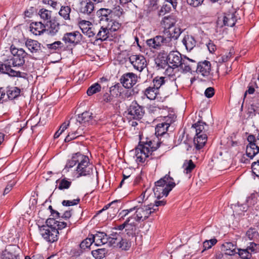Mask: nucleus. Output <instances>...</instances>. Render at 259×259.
I'll list each match as a JSON object with an SVG mask.
<instances>
[{
    "instance_id": "obj_59",
    "label": "nucleus",
    "mask_w": 259,
    "mask_h": 259,
    "mask_svg": "<svg viewBox=\"0 0 259 259\" xmlns=\"http://www.w3.org/2000/svg\"><path fill=\"white\" fill-rule=\"evenodd\" d=\"M111 94L110 92L109 93H106L104 94L102 96V102L104 103L111 102L113 99V95H112Z\"/></svg>"
},
{
    "instance_id": "obj_45",
    "label": "nucleus",
    "mask_w": 259,
    "mask_h": 259,
    "mask_svg": "<svg viewBox=\"0 0 259 259\" xmlns=\"http://www.w3.org/2000/svg\"><path fill=\"white\" fill-rule=\"evenodd\" d=\"M81 136L82 133L79 131V129H78L74 132H70L65 138L64 141L66 143L69 142Z\"/></svg>"
},
{
    "instance_id": "obj_60",
    "label": "nucleus",
    "mask_w": 259,
    "mask_h": 259,
    "mask_svg": "<svg viewBox=\"0 0 259 259\" xmlns=\"http://www.w3.org/2000/svg\"><path fill=\"white\" fill-rule=\"evenodd\" d=\"M16 182L15 181H10L8 183L5 189H4V193H3L4 195H5L7 194L8 193H9L11 191V190L12 189L13 187L16 185Z\"/></svg>"
},
{
    "instance_id": "obj_54",
    "label": "nucleus",
    "mask_w": 259,
    "mask_h": 259,
    "mask_svg": "<svg viewBox=\"0 0 259 259\" xmlns=\"http://www.w3.org/2000/svg\"><path fill=\"white\" fill-rule=\"evenodd\" d=\"M246 235L250 240L257 238L258 237V233L256 229L253 228H249L246 232Z\"/></svg>"
},
{
    "instance_id": "obj_37",
    "label": "nucleus",
    "mask_w": 259,
    "mask_h": 259,
    "mask_svg": "<svg viewBox=\"0 0 259 259\" xmlns=\"http://www.w3.org/2000/svg\"><path fill=\"white\" fill-rule=\"evenodd\" d=\"M92 254L95 259H102L105 257L107 253L106 248H99L92 251Z\"/></svg>"
},
{
    "instance_id": "obj_15",
    "label": "nucleus",
    "mask_w": 259,
    "mask_h": 259,
    "mask_svg": "<svg viewBox=\"0 0 259 259\" xmlns=\"http://www.w3.org/2000/svg\"><path fill=\"white\" fill-rule=\"evenodd\" d=\"M42 49L50 54H54L60 52L64 48V45L61 41H55L51 44H46L42 46Z\"/></svg>"
},
{
    "instance_id": "obj_12",
    "label": "nucleus",
    "mask_w": 259,
    "mask_h": 259,
    "mask_svg": "<svg viewBox=\"0 0 259 259\" xmlns=\"http://www.w3.org/2000/svg\"><path fill=\"white\" fill-rule=\"evenodd\" d=\"M168 49L166 51L163 50L162 52H160L157 57L155 59V62L156 66L159 69H165L169 66L168 61Z\"/></svg>"
},
{
    "instance_id": "obj_7",
    "label": "nucleus",
    "mask_w": 259,
    "mask_h": 259,
    "mask_svg": "<svg viewBox=\"0 0 259 259\" xmlns=\"http://www.w3.org/2000/svg\"><path fill=\"white\" fill-rule=\"evenodd\" d=\"M11 52L13 57L8 61L9 63L13 65V67H21L25 63V57L27 53L23 49H17L15 47H11Z\"/></svg>"
},
{
    "instance_id": "obj_36",
    "label": "nucleus",
    "mask_w": 259,
    "mask_h": 259,
    "mask_svg": "<svg viewBox=\"0 0 259 259\" xmlns=\"http://www.w3.org/2000/svg\"><path fill=\"white\" fill-rule=\"evenodd\" d=\"M56 183H59L58 188L60 190L68 189L71 185V181L68 180L66 178H64L61 180H57L56 182Z\"/></svg>"
},
{
    "instance_id": "obj_52",
    "label": "nucleus",
    "mask_w": 259,
    "mask_h": 259,
    "mask_svg": "<svg viewBox=\"0 0 259 259\" xmlns=\"http://www.w3.org/2000/svg\"><path fill=\"white\" fill-rule=\"evenodd\" d=\"M11 64L3 63L0 62V72L4 74H7L9 75L11 70Z\"/></svg>"
},
{
    "instance_id": "obj_18",
    "label": "nucleus",
    "mask_w": 259,
    "mask_h": 259,
    "mask_svg": "<svg viewBox=\"0 0 259 259\" xmlns=\"http://www.w3.org/2000/svg\"><path fill=\"white\" fill-rule=\"evenodd\" d=\"M79 5V12L88 16L90 15L95 9L94 3L90 0L82 1Z\"/></svg>"
},
{
    "instance_id": "obj_5",
    "label": "nucleus",
    "mask_w": 259,
    "mask_h": 259,
    "mask_svg": "<svg viewBox=\"0 0 259 259\" xmlns=\"http://www.w3.org/2000/svg\"><path fill=\"white\" fill-rule=\"evenodd\" d=\"M39 232L42 238L49 243H54L59 239V232L56 228L38 225Z\"/></svg>"
},
{
    "instance_id": "obj_61",
    "label": "nucleus",
    "mask_w": 259,
    "mask_h": 259,
    "mask_svg": "<svg viewBox=\"0 0 259 259\" xmlns=\"http://www.w3.org/2000/svg\"><path fill=\"white\" fill-rule=\"evenodd\" d=\"M251 168L253 174L259 177V160L253 162L251 164Z\"/></svg>"
},
{
    "instance_id": "obj_51",
    "label": "nucleus",
    "mask_w": 259,
    "mask_h": 259,
    "mask_svg": "<svg viewBox=\"0 0 259 259\" xmlns=\"http://www.w3.org/2000/svg\"><path fill=\"white\" fill-rule=\"evenodd\" d=\"M111 11H112V18L113 16L120 18L124 14L123 9L119 6L115 7L112 9H111Z\"/></svg>"
},
{
    "instance_id": "obj_53",
    "label": "nucleus",
    "mask_w": 259,
    "mask_h": 259,
    "mask_svg": "<svg viewBox=\"0 0 259 259\" xmlns=\"http://www.w3.org/2000/svg\"><path fill=\"white\" fill-rule=\"evenodd\" d=\"M41 18L44 20H49L51 17V11L46 9L42 8L39 10L38 13Z\"/></svg>"
},
{
    "instance_id": "obj_50",
    "label": "nucleus",
    "mask_w": 259,
    "mask_h": 259,
    "mask_svg": "<svg viewBox=\"0 0 259 259\" xmlns=\"http://www.w3.org/2000/svg\"><path fill=\"white\" fill-rule=\"evenodd\" d=\"M94 243L93 241H92V239L91 238V236H89L83 240L79 244V247L81 248H82L84 251L86 249H90V246L91 245Z\"/></svg>"
},
{
    "instance_id": "obj_42",
    "label": "nucleus",
    "mask_w": 259,
    "mask_h": 259,
    "mask_svg": "<svg viewBox=\"0 0 259 259\" xmlns=\"http://www.w3.org/2000/svg\"><path fill=\"white\" fill-rule=\"evenodd\" d=\"M165 77L163 76H156L154 78L152 81V86L155 87L156 89L157 88L158 91L159 90L160 88L165 84V81L167 79H165Z\"/></svg>"
},
{
    "instance_id": "obj_10",
    "label": "nucleus",
    "mask_w": 259,
    "mask_h": 259,
    "mask_svg": "<svg viewBox=\"0 0 259 259\" xmlns=\"http://www.w3.org/2000/svg\"><path fill=\"white\" fill-rule=\"evenodd\" d=\"M82 35L77 31H74L71 32L65 33L62 37V40L65 44L77 45L80 42Z\"/></svg>"
},
{
    "instance_id": "obj_8",
    "label": "nucleus",
    "mask_w": 259,
    "mask_h": 259,
    "mask_svg": "<svg viewBox=\"0 0 259 259\" xmlns=\"http://www.w3.org/2000/svg\"><path fill=\"white\" fill-rule=\"evenodd\" d=\"M259 251V244L253 242H249L246 248H238L237 254L241 259H249L252 257V254Z\"/></svg>"
},
{
    "instance_id": "obj_56",
    "label": "nucleus",
    "mask_w": 259,
    "mask_h": 259,
    "mask_svg": "<svg viewBox=\"0 0 259 259\" xmlns=\"http://www.w3.org/2000/svg\"><path fill=\"white\" fill-rule=\"evenodd\" d=\"M171 8L170 5L165 1L159 12V15H164L166 13L169 12L171 11Z\"/></svg>"
},
{
    "instance_id": "obj_34",
    "label": "nucleus",
    "mask_w": 259,
    "mask_h": 259,
    "mask_svg": "<svg viewBox=\"0 0 259 259\" xmlns=\"http://www.w3.org/2000/svg\"><path fill=\"white\" fill-rule=\"evenodd\" d=\"M196 65L190 64L189 58L186 56H184V58H182V61L181 62V65L179 66L181 69L186 72L191 71L193 69H194Z\"/></svg>"
},
{
    "instance_id": "obj_25",
    "label": "nucleus",
    "mask_w": 259,
    "mask_h": 259,
    "mask_svg": "<svg viewBox=\"0 0 259 259\" xmlns=\"http://www.w3.org/2000/svg\"><path fill=\"white\" fill-rule=\"evenodd\" d=\"M46 31L52 36L55 35L60 29V24L55 18L48 21Z\"/></svg>"
},
{
    "instance_id": "obj_32",
    "label": "nucleus",
    "mask_w": 259,
    "mask_h": 259,
    "mask_svg": "<svg viewBox=\"0 0 259 259\" xmlns=\"http://www.w3.org/2000/svg\"><path fill=\"white\" fill-rule=\"evenodd\" d=\"M144 94L148 99L153 100H155L157 95L159 94V92L157 88L156 89L151 84L144 90Z\"/></svg>"
},
{
    "instance_id": "obj_6",
    "label": "nucleus",
    "mask_w": 259,
    "mask_h": 259,
    "mask_svg": "<svg viewBox=\"0 0 259 259\" xmlns=\"http://www.w3.org/2000/svg\"><path fill=\"white\" fill-rule=\"evenodd\" d=\"M81 157L75 169L77 178L88 176L93 173V165L90 164L88 156L83 155Z\"/></svg>"
},
{
    "instance_id": "obj_64",
    "label": "nucleus",
    "mask_w": 259,
    "mask_h": 259,
    "mask_svg": "<svg viewBox=\"0 0 259 259\" xmlns=\"http://www.w3.org/2000/svg\"><path fill=\"white\" fill-rule=\"evenodd\" d=\"M2 255L3 259H15L16 256L12 252L5 250L3 251Z\"/></svg>"
},
{
    "instance_id": "obj_29",
    "label": "nucleus",
    "mask_w": 259,
    "mask_h": 259,
    "mask_svg": "<svg viewBox=\"0 0 259 259\" xmlns=\"http://www.w3.org/2000/svg\"><path fill=\"white\" fill-rule=\"evenodd\" d=\"M182 42L188 51H191L196 46V41L191 35H186L183 37Z\"/></svg>"
},
{
    "instance_id": "obj_35",
    "label": "nucleus",
    "mask_w": 259,
    "mask_h": 259,
    "mask_svg": "<svg viewBox=\"0 0 259 259\" xmlns=\"http://www.w3.org/2000/svg\"><path fill=\"white\" fill-rule=\"evenodd\" d=\"M205 126H207V125L202 121H198L192 125V127L195 129L196 135L205 134L206 129Z\"/></svg>"
},
{
    "instance_id": "obj_14",
    "label": "nucleus",
    "mask_w": 259,
    "mask_h": 259,
    "mask_svg": "<svg viewBox=\"0 0 259 259\" xmlns=\"http://www.w3.org/2000/svg\"><path fill=\"white\" fill-rule=\"evenodd\" d=\"M221 21L223 22V24L221 26V27L223 26L233 27L235 25L236 22L235 13L229 12L225 13L222 19H221V17L219 18L217 22L218 25H220V22Z\"/></svg>"
},
{
    "instance_id": "obj_4",
    "label": "nucleus",
    "mask_w": 259,
    "mask_h": 259,
    "mask_svg": "<svg viewBox=\"0 0 259 259\" xmlns=\"http://www.w3.org/2000/svg\"><path fill=\"white\" fill-rule=\"evenodd\" d=\"M147 46L151 49L155 50L170 49L172 47V42H169V39L165 38L164 35H157L152 38L146 40Z\"/></svg>"
},
{
    "instance_id": "obj_17",
    "label": "nucleus",
    "mask_w": 259,
    "mask_h": 259,
    "mask_svg": "<svg viewBox=\"0 0 259 259\" xmlns=\"http://www.w3.org/2000/svg\"><path fill=\"white\" fill-rule=\"evenodd\" d=\"M123 88L120 83H116L115 85L110 88L109 92L110 93H112L116 96H120L122 98H128L130 97L129 90L124 91Z\"/></svg>"
},
{
    "instance_id": "obj_20",
    "label": "nucleus",
    "mask_w": 259,
    "mask_h": 259,
    "mask_svg": "<svg viewBox=\"0 0 259 259\" xmlns=\"http://www.w3.org/2000/svg\"><path fill=\"white\" fill-rule=\"evenodd\" d=\"M182 58L181 54L178 51H170L168 55V63L174 68H178L181 65Z\"/></svg>"
},
{
    "instance_id": "obj_23",
    "label": "nucleus",
    "mask_w": 259,
    "mask_h": 259,
    "mask_svg": "<svg viewBox=\"0 0 259 259\" xmlns=\"http://www.w3.org/2000/svg\"><path fill=\"white\" fill-rule=\"evenodd\" d=\"M236 245L231 242H226L222 244L221 249L226 255H234L237 254Z\"/></svg>"
},
{
    "instance_id": "obj_31",
    "label": "nucleus",
    "mask_w": 259,
    "mask_h": 259,
    "mask_svg": "<svg viewBox=\"0 0 259 259\" xmlns=\"http://www.w3.org/2000/svg\"><path fill=\"white\" fill-rule=\"evenodd\" d=\"M207 137L206 134L196 135L194 138V143L196 149L200 150L203 147L207 141Z\"/></svg>"
},
{
    "instance_id": "obj_11",
    "label": "nucleus",
    "mask_w": 259,
    "mask_h": 259,
    "mask_svg": "<svg viewBox=\"0 0 259 259\" xmlns=\"http://www.w3.org/2000/svg\"><path fill=\"white\" fill-rule=\"evenodd\" d=\"M146 61L142 55H131V64L134 68L141 72L146 66Z\"/></svg>"
},
{
    "instance_id": "obj_26",
    "label": "nucleus",
    "mask_w": 259,
    "mask_h": 259,
    "mask_svg": "<svg viewBox=\"0 0 259 259\" xmlns=\"http://www.w3.org/2000/svg\"><path fill=\"white\" fill-rule=\"evenodd\" d=\"M6 92L8 99L13 100L20 96L21 90L18 87L9 85L6 87Z\"/></svg>"
},
{
    "instance_id": "obj_62",
    "label": "nucleus",
    "mask_w": 259,
    "mask_h": 259,
    "mask_svg": "<svg viewBox=\"0 0 259 259\" xmlns=\"http://www.w3.org/2000/svg\"><path fill=\"white\" fill-rule=\"evenodd\" d=\"M168 175H166L163 178H161L159 180L155 183V187H163L166 185V180H167Z\"/></svg>"
},
{
    "instance_id": "obj_19",
    "label": "nucleus",
    "mask_w": 259,
    "mask_h": 259,
    "mask_svg": "<svg viewBox=\"0 0 259 259\" xmlns=\"http://www.w3.org/2000/svg\"><path fill=\"white\" fill-rule=\"evenodd\" d=\"M182 32L181 28L171 27L169 29H164L163 31L164 36L165 38L169 39V42H171L172 39L174 40L177 39Z\"/></svg>"
},
{
    "instance_id": "obj_24",
    "label": "nucleus",
    "mask_w": 259,
    "mask_h": 259,
    "mask_svg": "<svg viewBox=\"0 0 259 259\" xmlns=\"http://www.w3.org/2000/svg\"><path fill=\"white\" fill-rule=\"evenodd\" d=\"M144 111L142 106L138 105L136 102H133L131 105V116L134 119H141Z\"/></svg>"
},
{
    "instance_id": "obj_44",
    "label": "nucleus",
    "mask_w": 259,
    "mask_h": 259,
    "mask_svg": "<svg viewBox=\"0 0 259 259\" xmlns=\"http://www.w3.org/2000/svg\"><path fill=\"white\" fill-rule=\"evenodd\" d=\"M130 79V72L123 74L120 77L119 81L120 84L124 88L125 90H128L130 87L128 82Z\"/></svg>"
},
{
    "instance_id": "obj_16",
    "label": "nucleus",
    "mask_w": 259,
    "mask_h": 259,
    "mask_svg": "<svg viewBox=\"0 0 259 259\" xmlns=\"http://www.w3.org/2000/svg\"><path fill=\"white\" fill-rule=\"evenodd\" d=\"M89 236H91L96 246H99L108 243L107 235L105 232L97 231L95 234H89Z\"/></svg>"
},
{
    "instance_id": "obj_40",
    "label": "nucleus",
    "mask_w": 259,
    "mask_h": 259,
    "mask_svg": "<svg viewBox=\"0 0 259 259\" xmlns=\"http://www.w3.org/2000/svg\"><path fill=\"white\" fill-rule=\"evenodd\" d=\"M175 23L176 21L172 16L165 17L161 22V24L163 25L164 29H169L174 26Z\"/></svg>"
},
{
    "instance_id": "obj_22",
    "label": "nucleus",
    "mask_w": 259,
    "mask_h": 259,
    "mask_svg": "<svg viewBox=\"0 0 259 259\" xmlns=\"http://www.w3.org/2000/svg\"><path fill=\"white\" fill-rule=\"evenodd\" d=\"M112 37V35L106 26H102L95 37L96 40H100L101 41H104L108 39L111 40Z\"/></svg>"
},
{
    "instance_id": "obj_28",
    "label": "nucleus",
    "mask_w": 259,
    "mask_h": 259,
    "mask_svg": "<svg viewBox=\"0 0 259 259\" xmlns=\"http://www.w3.org/2000/svg\"><path fill=\"white\" fill-rule=\"evenodd\" d=\"M97 16L99 18V21H105L107 22L112 18V11L110 9L101 8L97 12Z\"/></svg>"
},
{
    "instance_id": "obj_2",
    "label": "nucleus",
    "mask_w": 259,
    "mask_h": 259,
    "mask_svg": "<svg viewBox=\"0 0 259 259\" xmlns=\"http://www.w3.org/2000/svg\"><path fill=\"white\" fill-rule=\"evenodd\" d=\"M131 201H133L132 205L133 206L131 207V213L133 211L134 213L132 214L131 219H134L136 221H143L147 219L152 213L156 210V209L152 207V203L141 206L142 204L137 205L136 204L137 202L135 200L133 201L131 200Z\"/></svg>"
},
{
    "instance_id": "obj_43",
    "label": "nucleus",
    "mask_w": 259,
    "mask_h": 259,
    "mask_svg": "<svg viewBox=\"0 0 259 259\" xmlns=\"http://www.w3.org/2000/svg\"><path fill=\"white\" fill-rule=\"evenodd\" d=\"M71 8L69 6H62L59 12V15L65 20H70Z\"/></svg>"
},
{
    "instance_id": "obj_33",
    "label": "nucleus",
    "mask_w": 259,
    "mask_h": 259,
    "mask_svg": "<svg viewBox=\"0 0 259 259\" xmlns=\"http://www.w3.org/2000/svg\"><path fill=\"white\" fill-rule=\"evenodd\" d=\"M92 113L89 111H85L80 114H78L76 120L81 124H88L93 119Z\"/></svg>"
},
{
    "instance_id": "obj_46",
    "label": "nucleus",
    "mask_w": 259,
    "mask_h": 259,
    "mask_svg": "<svg viewBox=\"0 0 259 259\" xmlns=\"http://www.w3.org/2000/svg\"><path fill=\"white\" fill-rule=\"evenodd\" d=\"M106 26L111 33L112 32L117 31L120 28V25L118 22L113 20L112 18L108 22Z\"/></svg>"
},
{
    "instance_id": "obj_58",
    "label": "nucleus",
    "mask_w": 259,
    "mask_h": 259,
    "mask_svg": "<svg viewBox=\"0 0 259 259\" xmlns=\"http://www.w3.org/2000/svg\"><path fill=\"white\" fill-rule=\"evenodd\" d=\"M56 218H48L46 221V224L42 225V226H48L51 228H56L57 223L58 222L56 220Z\"/></svg>"
},
{
    "instance_id": "obj_63",
    "label": "nucleus",
    "mask_w": 259,
    "mask_h": 259,
    "mask_svg": "<svg viewBox=\"0 0 259 259\" xmlns=\"http://www.w3.org/2000/svg\"><path fill=\"white\" fill-rule=\"evenodd\" d=\"M84 251V250L79 247L78 248H74L72 249L71 250V253L73 256L77 257L80 256Z\"/></svg>"
},
{
    "instance_id": "obj_55",
    "label": "nucleus",
    "mask_w": 259,
    "mask_h": 259,
    "mask_svg": "<svg viewBox=\"0 0 259 259\" xmlns=\"http://www.w3.org/2000/svg\"><path fill=\"white\" fill-rule=\"evenodd\" d=\"M83 33L87 35L89 37L96 36L95 29L94 27H86L81 28Z\"/></svg>"
},
{
    "instance_id": "obj_13",
    "label": "nucleus",
    "mask_w": 259,
    "mask_h": 259,
    "mask_svg": "<svg viewBox=\"0 0 259 259\" xmlns=\"http://www.w3.org/2000/svg\"><path fill=\"white\" fill-rule=\"evenodd\" d=\"M25 44L27 48L32 54H39L43 52H45L42 50V45L36 40L27 38Z\"/></svg>"
},
{
    "instance_id": "obj_27",
    "label": "nucleus",
    "mask_w": 259,
    "mask_h": 259,
    "mask_svg": "<svg viewBox=\"0 0 259 259\" xmlns=\"http://www.w3.org/2000/svg\"><path fill=\"white\" fill-rule=\"evenodd\" d=\"M30 31L35 35H40L46 31V26L40 22H33L30 24Z\"/></svg>"
},
{
    "instance_id": "obj_47",
    "label": "nucleus",
    "mask_w": 259,
    "mask_h": 259,
    "mask_svg": "<svg viewBox=\"0 0 259 259\" xmlns=\"http://www.w3.org/2000/svg\"><path fill=\"white\" fill-rule=\"evenodd\" d=\"M200 44L205 45L211 53H214L217 49L216 46L211 40L208 39L206 37H205V39L202 42H200Z\"/></svg>"
},
{
    "instance_id": "obj_39",
    "label": "nucleus",
    "mask_w": 259,
    "mask_h": 259,
    "mask_svg": "<svg viewBox=\"0 0 259 259\" xmlns=\"http://www.w3.org/2000/svg\"><path fill=\"white\" fill-rule=\"evenodd\" d=\"M101 86L98 82H96L91 85L87 90V94L89 96H91L100 92L101 90Z\"/></svg>"
},
{
    "instance_id": "obj_3",
    "label": "nucleus",
    "mask_w": 259,
    "mask_h": 259,
    "mask_svg": "<svg viewBox=\"0 0 259 259\" xmlns=\"http://www.w3.org/2000/svg\"><path fill=\"white\" fill-rule=\"evenodd\" d=\"M125 232L126 233L122 232L120 235L115 233L114 234H111V236L107 235L108 242L110 245L115 246L117 245L122 250H128L130 248L128 244L130 234L127 229H125Z\"/></svg>"
},
{
    "instance_id": "obj_30",
    "label": "nucleus",
    "mask_w": 259,
    "mask_h": 259,
    "mask_svg": "<svg viewBox=\"0 0 259 259\" xmlns=\"http://www.w3.org/2000/svg\"><path fill=\"white\" fill-rule=\"evenodd\" d=\"M83 154L79 152L73 154L71 159L68 160L67 162L64 169L66 170V171H68L69 168L73 167L77 163L78 164Z\"/></svg>"
},
{
    "instance_id": "obj_49",
    "label": "nucleus",
    "mask_w": 259,
    "mask_h": 259,
    "mask_svg": "<svg viewBox=\"0 0 259 259\" xmlns=\"http://www.w3.org/2000/svg\"><path fill=\"white\" fill-rule=\"evenodd\" d=\"M167 180H166V190L165 191L166 195H168L169 192L176 186V183L174 182V179L168 175Z\"/></svg>"
},
{
    "instance_id": "obj_1",
    "label": "nucleus",
    "mask_w": 259,
    "mask_h": 259,
    "mask_svg": "<svg viewBox=\"0 0 259 259\" xmlns=\"http://www.w3.org/2000/svg\"><path fill=\"white\" fill-rule=\"evenodd\" d=\"M171 123V120L169 123L161 122L158 124L155 127V135L159 138V141L157 142L156 146H154L153 142L151 141H147L144 145H139L135 150L132 151L134 152V154L137 157V160L140 162L145 161L146 158L149 156V154H152V152L156 150L159 147L160 145L163 143L164 139L162 138H167L169 135L167 133L168 128Z\"/></svg>"
},
{
    "instance_id": "obj_38",
    "label": "nucleus",
    "mask_w": 259,
    "mask_h": 259,
    "mask_svg": "<svg viewBox=\"0 0 259 259\" xmlns=\"http://www.w3.org/2000/svg\"><path fill=\"white\" fill-rule=\"evenodd\" d=\"M166 190V187H154L153 188V191L154 192V194L155 197L157 198V199H160L163 196H167L165 194V191Z\"/></svg>"
},
{
    "instance_id": "obj_57",
    "label": "nucleus",
    "mask_w": 259,
    "mask_h": 259,
    "mask_svg": "<svg viewBox=\"0 0 259 259\" xmlns=\"http://www.w3.org/2000/svg\"><path fill=\"white\" fill-rule=\"evenodd\" d=\"M80 199L79 198L73 199L72 200H64L62 202V204L64 206H70L77 205L79 203Z\"/></svg>"
},
{
    "instance_id": "obj_48",
    "label": "nucleus",
    "mask_w": 259,
    "mask_h": 259,
    "mask_svg": "<svg viewBox=\"0 0 259 259\" xmlns=\"http://www.w3.org/2000/svg\"><path fill=\"white\" fill-rule=\"evenodd\" d=\"M217 242L218 240L215 238L205 240L203 243V249L201 252L211 248L212 246L214 245L217 243Z\"/></svg>"
},
{
    "instance_id": "obj_41",
    "label": "nucleus",
    "mask_w": 259,
    "mask_h": 259,
    "mask_svg": "<svg viewBox=\"0 0 259 259\" xmlns=\"http://www.w3.org/2000/svg\"><path fill=\"white\" fill-rule=\"evenodd\" d=\"M195 166V164L192 160H186L183 165L184 172L186 174L191 173Z\"/></svg>"
},
{
    "instance_id": "obj_9",
    "label": "nucleus",
    "mask_w": 259,
    "mask_h": 259,
    "mask_svg": "<svg viewBox=\"0 0 259 259\" xmlns=\"http://www.w3.org/2000/svg\"><path fill=\"white\" fill-rule=\"evenodd\" d=\"M248 144L246 148V154L250 159L253 158L259 153V147L256 142V138L254 135H249L247 138Z\"/></svg>"
},
{
    "instance_id": "obj_21",
    "label": "nucleus",
    "mask_w": 259,
    "mask_h": 259,
    "mask_svg": "<svg viewBox=\"0 0 259 259\" xmlns=\"http://www.w3.org/2000/svg\"><path fill=\"white\" fill-rule=\"evenodd\" d=\"M211 70V64L209 61L205 60L197 64L196 72L203 76H207Z\"/></svg>"
}]
</instances>
